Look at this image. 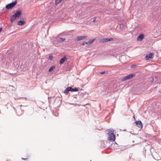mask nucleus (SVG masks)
<instances>
[{"mask_svg":"<svg viewBox=\"0 0 161 161\" xmlns=\"http://www.w3.org/2000/svg\"><path fill=\"white\" fill-rule=\"evenodd\" d=\"M106 133L109 136L108 140L109 141H114L115 140V136L114 133V131L108 129L106 131Z\"/></svg>","mask_w":161,"mask_h":161,"instance_id":"obj_1","label":"nucleus"},{"mask_svg":"<svg viewBox=\"0 0 161 161\" xmlns=\"http://www.w3.org/2000/svg\"><path fill=\"white\" fill-rule=\"evenodd\" d=\"M79 88H72L71 87H67L64 91V93L67 95L68 94L69 92H77L78 91Z\"/></svg>","mask_w":161,"mask_h":161,"instance_id":"obj_2","label":"nucleus"},{"mask_svg":"<svg viewBox=\"0 0 161 161\" xmlns=\"http://www.w3.org/2000/svg\"><path fill=\"white\" fill-rule=\"evenodd\" d=\"M17 1L16 0H15L14 1L12 2L11 3L7 5L6 6V8L8 9H11L14 7L17 4Z\"/></svg>","mask_w":161,"mask_h":161,"instance_id":"obj_3","label":"nucleus"},{"mask_svg":"<svg viewBox=\"0 0 161 161\" xmlns=\"http://www.w3.org/2000/svg\"><path fill=\"white\" fill-rule=\"evenodd\" d=\"M135 76V74H130L127 76H125L122 79L123 81H125L127 80L130 79H131L133 77H134Z\"/></svg>","mask_w":161,"mask_h":161,"instance_id":"obj_4","label":"nucleus"},{"mask_svg":"<svg viewBox=\"0 0 161 161\" xmlns=\"http://www.w3.org/2000/svg\"><path fill=\"white\" fill-rule=\"evenodd\" d=\"M94 40L95 39L91 40H89V41H87V42H84L83 43H82L81 44L83 45H85L87 47L88 46V44H92Z\"/></svg>","mask_w":161,"mask_h":161,"instance_id":"obj_5","label":"nucleus"},{"mask_svg":"<svg viewBox=\"0 0 161 161\" xmlns=\"http://www.w3.org/2000/svg\"><path fill=\"white\" fill-rule=\"evenodd\" d=\"M134 124L135 125H136L140 128H142V123L141 121H136Z\"/></svg>","mask_w":161,"mask_h":161,"instance_id":"obj_6","label":"nucleus"},{"mask_svg":"<svg viewBox=\"0 0 161 161\" xmlns=\"http://www.w3.org/2000/svg\"><path fill=\"white\" fill-rule=\"evenodd\" d=\"M21 10H16V12L14 14V15L16 16L17 17H19L21 14Z\"/></svg>","mask_w":161,"mask_h":161,"instance_id":"obj_7","label":"nucleus"},{"mask_svg":"<svg viewBox=\"0 0 161 161\" xmlns=\"http://www.w3.org/2000/svg\"><path fill=\"white\" fill-rule=\"evenodd\" d=\"M153 54L152 53H150L147 54L146 56V60H148L150 59L153 58Z\"/></svg>","mask_w":161,"mask_h":161,"instance_id":"obj_8","label":"nucleus"},{"mask_svg":"<svg viewBox=\"0 0 161 161\" xmlns=\"http://www.w3.org/2000/svg\"><path fill=\"white\" fill-rule=\"evenodd\" d=\"M14 14L11 15L10 16V20L12 23H13L14 21L17 18H18Z\"/></svg>","mask_w":161,"mask_h":161,"instance_id":"obj_9","label":"nucleus"},{"mask_svg":"<svg viewBox=\"0 0 161 161\" xmlns=\"http://www.w3.org/2000/svg\"><path fill=\"white\" fill-rule=\"evenodd\" d=\"M114 39L112 38H104L102 40V42H107L113 40Z\"/></svg>","mask_w":161,"mask_h":161,"instance_id":"obj_10","label":"nucleus"},{"mask_svg":"<svg viewBox=\"0 0 161 161\" xmlns=\"http://www.w3.org/2000/svg\"><path fill=\"white\" fill-rule=\"evenodd\" d=\"M25 23V22L24 20H20L19 21L17 22V25H24Z\"/></svg>","mask_w":161,"mask_h":161,"instance_id":"obj_11","label":"nucleus"},{"mask_svg":"<svg viewBox=\"0 0 161 161\" xmlns=\"http://www.w3.org/2000/svg\"><path fill=\"white\" fill-rule=\"evenodd\" d=\"M144 35L143 34H140L137 38V40L141 41L144 38Z\"/></svg>","mask_w":161,"mask_h":161,"instance_id":"obj_12","label":"nucleus"},{"mask_svg":"<svg viewBox=\"0 0 161 161\" xmlns=\"http://www.w3.org/2000/svg\"><path fill=\"white\" fill-rule=\"evenodd\" d=\"M66 59V58L65 56H64L59 61V63L60 64H63L64 62L65 61V59Z\"/></svg>","mask_w":161,"mask_h":161,"instance_id":"obj_13","label":"nucleus"},{"mask_svg":"<svg viewBox=\"0 0 161 161\" xmlns=\"http://www.w3.org/2000/svg\"><path fill=\"white\" fill-rule=\"evenodd\" d=\"M55 68V66L54 65L51 66L49 69V72L52 71Z\"/></svg>","mask_w":161,"mask_h":161,"instance_id":"obj_14","label":"nucleus"},{"mask_svg":"<svg viewBox=\"0 0 161 161\" xmlns=\"http://www.w3.org/2000/svg\"><path fill=\"white\" fill-rule=\"evenodd\" d=\"M65 38H60V37L58 38L57 39L58 41V42H61L64 41H65Z\"/></svg>","mask_w":161,"mask_h":161,"instance_id":"obj_15","label":"nucleus"},{"mask_svg":"<svg viewBox=\"0 0 161 161\" xmlns=\"http://www.w3.org/2000/svg\"><path fill=\"white\" fill-rule=\"evenodd\" d=\"M61 1V0H56L55 1V4L56 5L59 3Z\"/></svg>","mask_w":161,"mask_h":161,"instance_id":"obj_16","label":"nucleus"},{"mask_svg":"<svg viewBox=\"0 0 161 161\" xmlns=\"http://www.w3.org/2000/svg\"><path fill=\"white\" fill-rule=\"evenodd\" d=\"M75 40L77 41H79L80 40V36H79L76 37Z\"/></svg>","mask_w":161,"mask_h":161,"instance_id":"obj_17","label":"nucleus"},{"mask_svg":"<svg viewBox=\"0 0 161 161\" xmlns=\"http://www.w3.org/2000/svg\"><path fill=\"white\" fill-rule=\"evenodd\" d=\"M49 59L50 60H51L53 59V57L52 55H50L49 56Z\"/></svg>","mask_w":161,"mask_h":161,"instance_id":"obj_18","label":"nucleus"},{"mask_svg":"<svg viewBox=\"0 0 161 161\" xmlns=\"http://www.w3.org/2000/svg\"><path fill=\"white\" fill-rule=\"evenodd\" d=\"M87 37L86 36H81V40L84 39Z\"/></svg>","mask_w":161,"mask_h":161,"instance_id":"obj_19","label":"nucleus"},{"mask_svg":"<svg viewBox=\"0 0 161 161\" xmlns=\"http://www.w3.org/2000/svg\"><path fill=\"white\" fill-rule=\"evenodd\" d=\"M105 73H106V71H104L100 72V74H103Z\"/></svg>","mask_w":161,"mask_h":161,"instance_id":"obj_20","label":"nucleus"},{"mask_svg":"<svg viewBox=\"0 0 161 161\" xmlns=\"http://www.w3.org/2000/svg\"><path fill=\"white\" fill-rule=\"evenodd\" d=\"M96 17H94V19L93 20V21H92V22H95L96 21Z\"/></svg>","mask_w":161,"mask_h":161,"instance_id":"obj_21","label":"nucleus"},{"mask_svg":"<svg viewBox=\"0 0 161 161\" xmlns=\"http://www.w3.org/2000/svg\"><path fill=\"white\" fill-rule=\"evenodd\" d=\"M21 159L22 160H27V158H21Z\"/></svg>","mask_w":161,"mask_h":161,"instance_id":"obj_22","label":"nucleus"},{"mask_svg":"<svg viewBox=\"0 0 161 161\" xmlns=\"http://www.w3.org/2000/svg\"><path fill=\"white\" fill-rule=\"evenodd\" d=\"M78 106L79 107L80 105L79 104H75V106Z\"/></svg>","mask_w":161,"mask_h":161,"instance_id":"obj_23","label":"nucleus"},{"mask_svg":"<svg viewBox=\"0 0 161 161\" xmlns=\"http://www.w3.org/2000/svg\"><path fill=\"white\" fill-rule=\"evenodd\" d=\"M153 79H152V80H151V81H153Z\"/></svg>","mask_w":161,"mask_h":161,"instance_id":"obj_24","label":"nucleus"},{"mask_svg":"<svg viewBox=\"0 0 161 161\" xmlns=\"http://www.w3.org/2000/svg\"><path fill=\"white\" fill-rule=\"evenodd\" d=\"M83 94H84V93H83V94H81V97L83 95L84 96V95H83Z\"/></svg>","mask_w":161,"mask_h":161,"instance_id":"obj_25","label":"nucleus"},{"mask_svg":"<svg viewBox=\"0 0 161 161\" xmlns=\"http://www.w3.org/2000/svg\"><path fill=\"white\" fill-rule=\"evenodd\" d=\"M13 59L14 60H15V59H14V58H13Z\"/></svg>","mask_w":161,"mask_h":161,"instance_id":"obj_26","label":"nucleus"},{"mask_svg":"<svg viewBox=\"0 0 161 161\" xmlns=\"http://www.w3.org/2000/svg\"><path fill=\"white\" fill-rule=\"evenodd\" d=\"M61 1L62 0H61Z\"/></svg>","mask_w":161,"mask_h":161,"instance_id":"obj_27","label":"nucleus"}]
</instances>
